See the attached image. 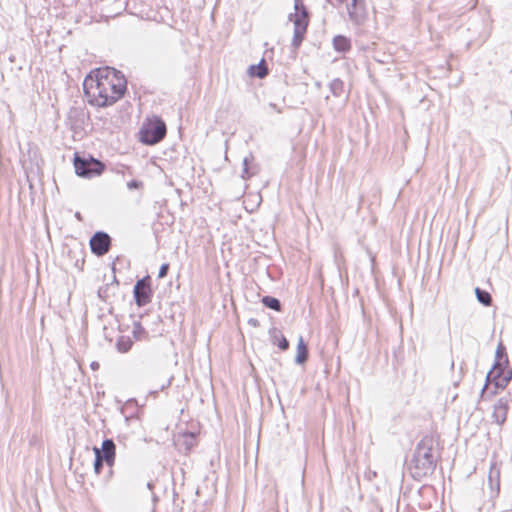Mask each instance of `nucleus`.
<instances>
[{
  "instance_id": "1",
  "label": "nucleus",
  "mask_w": 512,
  "mask_h": 512,
  "mask_svg": "<svg viewBox=\"0 0 512 512\" xmlns=\"http://www.w3.org/2000/svg\"><path fill=\"white\" fill-rule=\"evenodd\" d=\"M83 88L90 105L104 108L114 105L125 95L127 80L120 71L103 67L85 77Z\"/></svg>"
},
{
  "instance_id": "2",
  "label": "nucleus",
  "mask_w": 512,
  "mask_h": 512,
  "mask_svg": "<svg viewBox=\"0 0 512 512\" xmlns=\"http://www.w3.org/2000/svg\"><path fill=\"white\" fill-rule=\"evenodd\" d=\"M434 444L431 436L424 437L418 443L413 459L418 475H427L434 471L436 466Z\"/></svg>"
},
{
  "instance_id": "3",
  "label": "nucleus",
  "mask_w": 512,
  "mask_h": 512,
  "mask_svg": "<svg viewBox=\"0 0 512 512\" xmlns=\"http://www.w3.org/2000/svg\"><path fill=\"white\" fill-rule=\"evenodd\" d=\"M294 9L295 13L290 14L289 19L294 24L292 46L294 48H298L302 43L304 35L306 34L309 19L308 11L302 0H294Z\"/></svg>"
},
{
  "instance_id": "4",
  "label": "nucleus",
  "mask_w": 512,
  "mask_h": 512,
  "mask_svg": "<svg viewBox=\"0 0 512 512\" xmlns=\"http://www.w3.org/2000/svg\"><path fill=\"white\" fill-rule=\"evenodd\" d=\"M166 124L160 118H154L141 131V141L148 145L159 143L166 135Z\"/></svg>"
},
{
  "instance_id": "5",
  "label": "nucleus",
  "mask_w": 512,
  "mask_h": 512,
  "mask_svg": "<svg viewBox=\"0 0 512 512\" xmlns=\"http://www.w3.org/2000/svg\"><path fill=\"white\" fill-rule=\"evenodd\" d=\"M74 167L76 174L84 178L99 176L105 169V165L101 161L94 158L86 160L79 156L74 158Z\"/></svg>"
},
{
  "instance_id": "6",
  "label": "nucleus",
  "mask_w": 512,
  "mask_h": 512,
  "mask_svg": "<svg viewBox=\"0 0 512 512\" xmlns=\"http://www.w3.org/2000/svg\"><path fill=\"white\" fill-rule=\"evenodd\" d=\"M508 363L505 347L500 343L496 350V362L493 369L488 373L487 377L493 376L498 379V384L507 383L512 377V371H505L502 366Z\"/></svg>"
},
{
  "instance_id": "7",
  "label": "nucleus",
  "mask_w": 512,
  "mask_h": 512,
  "mask_svg": "<svg viewBox=\"0 0 512 512\" xmlns=\"http://www.w3.org/2000/svg\"><path fill=\"white\" fill-rule=\"evenodd\" d=\"M342 2L343 0H338ZM346 10L349 20L356 26L364 24L367 19V7L365 0H346Z\"/></svg>"
},
{
  "instance_id": "8",
  "label": "nucleus",
  "mask_w": 512,
  "mask_h": 512,
  "mask_svg": "<svg viewBox=\"0 0 512 512\" xmlns=\"http://www.w3.org/2000/svg\"><path fill=\"white\" fill-rule=\"evenodd\" d=\"M133 294L135 302L139 307H143L151 302L153 293L149 276H146L136 282Z\"/></svg>"
},
{
  "instance_id": "9",
  "label": "nucleus",
  "mask_w": 512,
  "mask_h": 512,
  "mask_svg": "<svg viewBox=\"0 0 512 512\" xmlns=\"http://www.w3.org/2000/svg\"><path fill=\"white\" fill-rule=\"evenodd\" d=\"M89 244L93 254L103 256L110 250L111 237L106 232L98 231L91 237Z\"/></svg>"
},
{
  "instance_id": "10",
  "label": "nucleus",
  "mask_w": 512,
  "mask_h": 512,
  "mask_svg": "<svg viewBox=\"0 0 512 512\" xmlns=\"http://www.w3.org/2000/svg\"><path fill=\"white\" fill-rule=\"evenodd\" d=\"M115 450L116 446L112 439H105L102 442L101 448H93L95 456H99V458L102 461H104L108 466H113L114 464Z\"/></svg>"
},
{
  "instance_id": "11",
  "label": "nucleus",
  "mask_w": 512,
  "mask_h": 512,
  "mask_svg": "<svg viewBox=\"0 0 512 512\" xmlns=\"http://www.w3.org/2000/svg\"><path fill=\"white\" fill-rule=\"evenodd\" d=\"M510 399L507 396L499 398L493 405L492 418L495 423L502 425L507 419Z\"/></svg>"
},
{
  "instance_id": "12",
  "label": "nucleus",
  "mask_w": 512,
  "mask_h": 512,
  "mask_svg": "<svg viewBox=\"0 0 512 512\" xmlns=\"http://www.w3.org/2000/svg\"><path fill=\"white\" fill-rule=\"evenodd\" d=\"M333 47L338 52H347L351 48L350 39L343 35H337L333 39Z\"/></svg>"
},
{
  "instance_id": "13",
  "label": "nucleus",
  "mask_w": 512,
  "mask_h": 512,
  "mask_svg": "<svg viewBox=\"0 0 512 512\" xmlns=\"http://www.w3.org/2000/svg\"><path fill=\"white\" fill-rule=\"evenodd\" d=\"M307 358H308V349L304 342L303 337L300 336L298 339V344H297V354L295 357V362L297 364H303L307 360Z\"/></svg>"
},
{
  "instance_id": "14",
  "label": "nucleus",
  "mask_w": 512,
  "mask_h": 512,
  "mask_svg": "<svg viewBox=\"0 0 512 512\" xmlns=\"http://www.w3.org/2000/svg\"><path fill=\"white\" fill-rule=\"evenodd\" d=\"M248 72L252 77L264 78L268 74L265 61L262 59L258 65H251Z\"/></svg>"
},
{
  "instance_id": "15",
  "label": "nucleus",
  "mask_w": 512,
  "mask_h": 512,
  "mask_svg": "<svg viewBox=\"0 0 512 512\" xmlns=\"http://www.w3.org/2000/svg\"><path fill=\"white\" fill-rule=\"evenodd\" d=\"M133 345V341L128 336H121L116 342L117 350L121 353L128 352Z\"/></svg>"
},
{
  "instance_id": "16",
  "label": "nucleus",
  "mask_w": 512,
  "mask_h": 512,
  "mask_svg": "<svg viewBox=\"0 0 512 512\" xmlns=\"http://www.w3.org/2000/svg\"><path fill=\"white\" fill-rule=\"evenodd\" d=\"M252 159H253L252 156L245 157L243 159V168H242V173H241V177L243 179H249L257 173V170L255 168H252L249 166L250 160H252Z\"/></svg>"
},
{
  "instance_id": "17",
  "label": "nucleus",
  "mask_w": 512,
  "mask_h": 512,
  "mask_svg": "<svg viewBox=\"0 0 512 512\" xmlns=\"http://www.w3.org/2000/svg\"><path fill=\"white\" fill-rule=\"evenodd\" d=\"M329 88L335 97H340L344 92V83L339 78H335L331 81Z\"/></svg>"
},
{
  "instance_id": "18",
  "label": "nucleus",
  "mask_w": 512,
  "mask_h": 512,
  "mask_svg": "<svg viewBox=\"0 0 512 512\" xmlns=\"http://www.w3.org/2000/svg\"><path fill=\"white\" fill-rule=\"evenodd\" d=\"M475 294L477 300L484 306H490L492 303V297L489 292L482 290L478 287L475 288Z\"/></svg>"
},
{
  "instance_id": "19",
  "label": "nucleus",
  "mask_w": 512,
  "mask_h": 512,
  "mask_svg": "<svg viewBox=\"0 0 512 512\" xmlns=\"http://www.w3.org/2000/svg\"><path fill=\"white\" fill-rule=\"evenodd\" d=\"M262 303L264 304V306H266L267 308H270L272 310H275V311H280L281 310V303L275 297L264 296L262 298Z\"/></svg>"
},
{
  "instance_id": "20",
  "label": "nucleus",
  "mask_w": 512,
  "mask_h": 512,
  "mask_svg": "<svg viewBox=\"0 0 512 512\" xmlns=\"http://www.w3.org/2000/svg\"><path fill=\"white\" fill-rule=\"evenodd\" d=\"M488 479L491 485H493V483L495 482L496 486L499 487L500 469L495 464H493L490 468Z\"/></svg>"
},
{
  "instance_id": "21",
  "label": "nucleus",
  "mask_w": 512,
  "mask_h": 512,
  "mask_svg": "<svg viewBox=\"0 0 512 512\" xmlns=\"http://www.w3.org/2000/svg\"><path fill=\"white\" fill-rule=\"evenodd\" d=\"M127 188L129 190L133 189H142L143 188V182L139 180H131L127 183Z\"/></svg>"
},
{
  "instance_id": "22",
  "label": "nucleus",
  "mask_w": 512,
  "mask_h": 512,
  "mask_svg": "<svg viewBox=\"0 0 512 512\" xmlns=\"http://www.w3.org/2000/svg\"><path fill=\"white\" fill-rule=\"evenodd\" d=\"M104 461H102L99 456H95L94 460V471L97 475L101 473Z\"/></svg>"
},
{
  "instance_id": "23",
  "label": "nucleus",
  "mask_w": 512,
  "mask_h": 512,
  "mask_svg": "<svg viewBox=\"0 0 512 512\" xmlns=\"http://www.w3.org/2000/svg\"><path fill=\"white\" fill-rule=\"evenodd\" d=\"M168 270H169V264H167V263L162 264L159 269L158 277L164 278L167 275Z\"/></svg>"
},
{
  "instance_id": "24",
  "label": "nucleus",
  "mask_w": 512,
  "mask_h": 512,
  "mask_svg": "<svg viewBox=\"0 0 512 512\" xmlns=\"http://www.w3.org/2000/svg\"><path fill=\"white\" fill-rule=\"evenodd\" d=\"M278 347L281 350H287L289 348V342L284 336H281L279 343H278Z\"/></svg>"
},
{
  "instance_id": "25",
  "label": "nucleus",
  "mask_w": 512,
  "mask_h": 512,
  "mask_svg": "<svg viewBox=\"0 0 512 512\" xmlns=\"http://www.w3.org/2000/svg\"><path fill=\"white\" fill-rule=\"evenodd\" d=\"M144 332V329L142 328L141 324L139 322L135 323L134 324V328H133V334L136 338H139L138 334L139 333H143Z\"/></svg>"
},
{
  "instance_id": "26",
  "label": "nucleus",
  "mask_w": 512,
  "mask_h": 512,
  "mask_svg": "<svg viewBox=\"0 0 512 512\" xmlns=\"http://www.w3.org/2000/svg\"><path fill=\"white\" fill-rule=\"evenodd\" d=\"M269 107H270L272 110H274V111H276V112H278V113H280V112H281V110H280V109L277 107V105H276V104H274V103H270V104H269Z\"/></svg>"
},
{
  "instance_id": "27",
  "label": "nucleus",
  "mask_w": 512,
  "mask_h": 512,
  "mask_svg": "<svg viewBox=\"0 0 512 512\" xmlns=\"http://www.w3.org/2000/svg\"><path fill=\"white\" fill-rule=\"evenodd\" d=\"M90 367H91L92 370L96 371L99 368V363L94 361V362L91 363Z\"/></svg>"
},
{
  "instance_id": "28",
  "label": "nucleus",
  "mask_w": 512,
  "mask_h": 512,
  "mask_svg": "<svg viewBox=\"0 0 512 512\" xmlns=\"http://www.w3.org/2000/svg\"><path fill=\"white\" fill-rule=\"evenodd\" d=\"M249 323L252 324L253 326H257L258 325V321L256 319H250Z\"/></svg>"
},
{
  "instance_id": "29",
  "label": "nucleus",
  "mask_w": 512,
  "mask_h": 512,
  "mask_svg": "<svg viewBox=\"0 0 512 512\" xmlns=\"http://www.w3.org/2000/svg\"><path fill=\"white\" fill-rule=\"evenodd\" d=\"M76 217H77V219H79V220L81 219V215H80V213H79V212H77V213H76Z\"/></svg>"
},
{
  "instance_id": "30",
  "label": "nucleus",
  "mask_w": 512,
  "mask_h": 512,
  "mask_svg": "<svg viewBox=\"0 0 512 512\" xmlns=\"http://www.w3.org/2000/svg\"><path fill=\"white\" fill-rule=\"evenodd\" d=\"M147 487H148L149 489H152V487H153L152 483H148V484H147Z\"/></svg>"
},
{
  "instance_id": "31",
  "label": "nucleus",
  "mask_w": 512,
  "mask_h": 512,
  "mask_svg": "<svg viewBox=\"0 0 512 512\" xmlns=\"http://www.w3.org/2000/svg\"><path fill=\"white\" fill-rule=\"evenodd\" d=\"M130 419H132V417H128V416L125 417L126 422H128Z\"/></svg>"
}]
</instances>
